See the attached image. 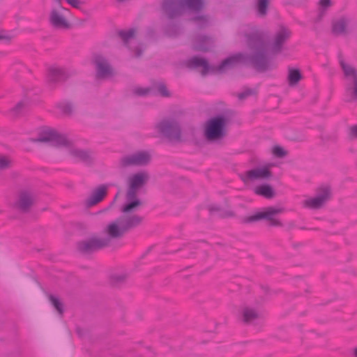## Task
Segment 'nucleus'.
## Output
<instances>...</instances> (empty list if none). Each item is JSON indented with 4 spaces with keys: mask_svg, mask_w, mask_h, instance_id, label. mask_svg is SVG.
Returning <instances> with one entry per match:
<instances>
[{
    "mask_svg": "<svg viewBox=\"0 0 357 357\" xmlns=\"http://www.w3.org/2000/svg\"><path fill=\"white\" fill-rule=\"evenodd\" d=\"M338 59L345 79V102H357V70L347 63L341 54L338 55Z\"/></svg>",
    "mask_w": 357,
    "mask_h": 357,
    "instance_id": "obj_3",
    "label": "nucleus"
},
{
    "mask_svg": "<svg viewBox=\"0 0 357 357\" xmlns=\"http://www.w3.org/2000/svg\"><path fill=\"white\" fill-rule=\"evenodd\" d=\"M270 0H255L257 14L259 17H264L268 13Z\"/></svg>",
    "mask_w": 357,
    "mask_h": 357,
    "instance_id": "obj_27",
    "label": "nucleus"
},
{
    "mask_svg": "<svg viewBox=\"0 0 357 357\" xmlns=\"http://www.w3.org/2000/svg\"><path fill=\"white\" fill-rule=\"evenodd\" d=\"M208 208L211 214L215 212H219L220 216L222 218L231 217L234 215V213L232 211H222L221 208L216 205L209 206Z\"/></svg>",
    "mask_w": 357,
    "mask_h": 357,
    "instance_id": "obj_32",
    "label": "nucleus"
},
{
    "mask_svg": "<svg viewBox=\"0 0 357 357\" xmlns=\"http://www.w3.org/2000/svg\"><path fill=\"white\" fill-rule=\"evenodd\" d=\"M61 10H68L62 6H60V10L56 8H53L50 14V24L56 29H67L70 28V24L65 18L63 15L61 13Z\"/></svg>",
    "mask_w": 357,
    "mask_h": 357,
    "instance_id": "obj_15",
    "label": "nucleus"
},
{
    "mask_svg": "<svg viewBox=\"0 0 357 357\" xmlns=\"http://www.w3.org/2000/svg\"><path fill=\"white\" fill-rule=\"evenodd\" d=\"M302 79V75L298 69L289 68L288 82L289 86H295Z\"/></svg>",
    "mask_w": 357,
    "mask_h": 357,
    "instance_id": "obj_29",
    "label": "nucleus"
},
{
    "mask_svg": "<svg viewBox=\"0 0 357 357\" xmlns=\"http://www.w3.org/2000/svg\"><path fill=\"white\" fill-rule=\"evenodd\" d=\"M70 154L78 161L89 164L91 162L90 153L86 150L73 149L70 150Z\"/></svg>",
    "mask_w": 357,
    "mask_h": 357,
    "instance_id": "obj_24",
    "label": "nucleus"
},
{
    "mask_svg": "<svg viewBox=\"0 0 357 357\" xmlns=\"http://www.w3.org/2000/svg\"><path fill=\"white\" fill-rule=\"evenodd\" d=\"M55 1L58 2L59 4L61 3V0H54ZM68 4H70L71 6L75 8H79L80 5L82 4L81 1L79 0H66Z\"/></svg>",
    "mask_w": 357,
    "mask_h": 357,
    "instance_id": "obj_41",
    "label": "nucleus"
},
{
    "mask_svg": "<svg viewBox=\"0 0 357 357\" xmlns=\"http://www.w3.org/2000/svg\"><path fill=\"white\" fill-rule=\"evenodd\" d=\"M254 192L266 199H272L275 195L274 189L268 184H261L255 187Z\"/></svg>",
    "mask_w": 357,
    "mask_h": 357,
    "instance_id": "obj_25",
    "label": "nucleus"
},
{
    "mask_svg": "<svg viewBox=\"0 0 357 357\" xmlns=\"http://www.w3.org/2000/svg\"><path fill=\"white\" fill-rule=\"evenodd\" d=\"M331 197V190L328 185H323L317 190V195L303 202V206L312 209L321 208Z\"/></svg>",
    "mask_w": 357,
    "mask_h": 357,
    "instance_id": "obj_10",
    "label": "nucleus"
},
{
    "mask_svg": "<svg viewBox=\"0 0 357 357\" xmlns=\"http://www.w3.org/2000/svg\"><path fill=\"white\" fill-rule=\"evenodd\" d=\"M245 36L248 47L252 51L251 54H235L223 60L218 66H211L205 59L195 56L187 61V67L190 69L202 68V76L209 73H223L241 63L250 64L259 72L272 69L273 63L268 55V45L264 33L257 30Z\"/></svg>",
    "mask_w": 357,
    "mask_h": 357,
    "instance_id": "obj_1",
    "label": "nucleus"
},
{
    "mask_svg": "<svg viewBox=\"0 0 357 357\" xmlns=\"http://www.w3.org/2000/svg\"><path fill=\"white\" fill-rule=\"evenodd\" d=\"M282 209L275 207H268L264 211L257 212V213L243 218V222L251 223L265 219L269 221V226L272 227H282V223L278 220L275 218V216L282 212Z\"/></svg>",
    "mask_w": 357,
    "mask_h": 357,
    "instance_id": "obj_6",
    "label": "nucleus"
},
{
    "mask_svg": "<svg viewBox=\"0 0 357 357\" xmlns=\"http://www.w3.org/2000/svg\"><path fill=\"white\" fill-rule=\"evenodd\" d=\"M105 231L108 235L107 237L109 238L110 240L112 238H121L126 234L122 225H120V220L119 218L110 222L107 226Z\"/></svg>",
    "mask_w": 357,
    "mask_h": 357,
    "instance_id": "obj_22",
    "label": "nucleus"
},
{
    "mask_svg": "<svg viewBox=\"0 0 357 357\" xmlns=\"http://www.w3.org/2000/svg\"><path fill=\"white\" fill-rule=\"evenodd\" d=\"M70 75L63 68L59 66H52L48 69V82L52 84H56L66 81Z\"/></svg>",
    "mask_w": 357,
    "mask_h": 357,
    "instance_id": "obj_17",
    "label": "nucleus"
},
{
    "mask_svg": "<svg viewBox=\"0 0 357 357\" xmlns=\"http://www.w3.org/2000/svg\"><path fill=\"white\" fill-rule=\"evenodd\" d=\"M273 153L278 158H284L287 155V152L280 146H275L273 147Z\"/></svg>",
    "mask_w": 357,
    "mask_h": 357,
    "instance_id": "obj_38",
    "label": "nucleus"
},
{
    "mask_svg": "<svg viewBox=\"0 0 357 357\" xmlns=\"http://www.w3.org/2000/svg\"><path fill=\"white\" fill-rule=\"evenodd\" d=\"M149 179V174L146 171H142L131 175L128 179V190L126 197L128 199L137 197V192L146 184Z\"/></svg>",
    "mask_w": 357,
    "mask_h": 357,
    "instance_id": "obj_9",
    "label": "nucleus"
},
{
    "mask_svg": "<svg viewBox=\"0 0 357 357\" xmlns=\"http://www.w3.org/2000/svg\"><path fill=\"white\" fill-rule=\"evenodd\" d=\"M34 203L33 194L28 190L20 192L15 207L22 213H28Z\"/></svg>",
    "mask_w": 357,
    "mask_h": 357,
    "instance_id": "obj_13",
    "label": "nucleus"
},
{
    "mask_svg": "<svg viewBox=\"0 0 357 357\" xmlns=\"http://www.w3.org/2000/svg\"><path fill=\"white\" fill-rule=\"evenodd\" d=\"M9 165V161L5 158H0V169H3L6 168Z\"/></svg>",
    "mask_w": 357,
    "mask_h": 357,
    "instance_id": "obj_43",
    "label": "nucleus"
},
{
    "mask_svg": "<svg viewBox=\"0 0 357 357\" xmlns=\"http://www.w3.org/2000/svg\"><path fill=\"white\" fill-rule=\"evenodd\" d=\"M259 317V313L254 308L245 307L242 310V320L245 324H254Z\"/></svg>",
    "mask_w": 357,
    "mask_h": 357,
    "instance_id": "obj_23",
    "label": "nucleus"
},
{
    "mask_svg": "<svg viewBox=\"0 0 357 357\" xmlns=\"http://www.w3.org/2000/svg\"><path fill=\"white\" fill-rule=\"evenodd\" d=\"M158 91L162 97H169L170 96L169 91L164 84L158 85Z\"/></svg>",
    "mask_w": 357,
    "mask_h": 357,
    "instance_id": "obj_39",
    "label": "nucleus"
},
{
    "mask_svg": "<svg viewBox=\"0 0 357 357\" xmlns=\"http://www.w3.org/2000/svg\"><path fill=\"white\" fill-rule=\"evenodd\" d=\"M151 156L147 151H138L131 155H126L121 159L123 167L128 166H145L151 161Z\"/></svg>",
    "mask_w": 357,
    "mask_h": 357,
    "instance_id": "obj_11",
    "label": "nucleus"
},
{
    "mask_svg": "<svg viewBox=\"0 0 357 357\" xmlns=\"http://www.w3.org/2000/svg\"><path fill=\"white\" fill-rule=\"evenodd\" d=\"M181 33V28L178 24L169 23L165 28V33L170 37H176Z\"/></svg>",
    "mask_w": 357,
    "mask_h": 357,
    "instance_id": "obj_30",
    "label": "nucleus"
},
{
    "mask_svg": "<svg viewBox=\"0 0 357 357\" xmlns=\"http://www.w3.org/2000/svg\"><path fill=\"white\" fill-rule=\"evenodd\" d=\"M93 63L96 69V77L105 78L112 75V68L107 59L101 54H94Z\"/></svg>",
    "mask_w": 357,
    "mask_h": 357,
    "instance_id": "obj_12",
    "label": "nucleus"
},
{
    "mask_svg": "<svg viewBox=\"0 0 357 357\" xmlns=\"http://www.w3.org/2000/svg\"><path fill=\"white\" fill-rule=\"evenodd\" d=\"M195 22L199 29H204L208 25L209 19L207 15H197L191 19Z\"/></svg>",
    "mask_w": 357,
    "mask_h": 357,
    "instance_id": "obj_31",
    "label": "nucleus"
},
{
    "mask_svg": "<svg viewBox=\"0 0 357 357\" xmlns=\"http://www.w3.org/2000/svg\"><path fill=\"white\" fill-rule=\"evenodd\" d=\"M110 245L108 237H91L77 243L78 251L83 255H89Z\"/></svg>",
    "mask_w": 357,
    "mask_h": 357,
    "instance_id": "obj_7",
    "label": "nucleus"
},
{
    "mask_svg": "<svg viewBox=\"0 0 357 357\" xmlns=\"http://www.w3.org/2000/svg\"><path fill=\"white\" fill-rule=\"evenodd\" d=\"M318 13L314 22H320L327 13L328 10L332 6L331 0H319L318 3Z\"/></svg>",
    "mask_w": 357,
    "mask_h": 357,
    "instance_id": "obj_26",
    "label": "nucleus"
},
{
    "mask_svg": "<svg viewBox=\"0 0 357 357\" xmlns=\"http://www.w3.org/2000/svg\"><path fill=\"white\" fill-rule=\"evenodd\" d=\"M291 32L287 28L281 26L275 33L271 50L273 53H280L282 51L283 45L289 38Z\"/></svg>",
    "mask_w": 357,
    "mask_h": 357,
    "instance_id": "obj_16",
    "label": "nucleus"
},
{
    "mask_svg": "<svg viewBox=\"0 0 357 357\" xmlns=\"http://www.w3.org/2000/svg\"><path fill=\"white\" fill-rule=\"evenodd\" d=\"M148 89L139 88L135 90V93L138 96H145L149 92Z\"/></svg>",
    "mask_w": 357,
    "mask_h": 357,
    "instance_id": "obj_42",
    "label": "nucleus"
},
{
    "mask_svg": "<svg viewBox=\"0 0 357 357\" xmlns=\"http://www.w3.org/2000/svg\"><path fill=\"white\" fill-rule=\"evenodd\" d=\"M229 119L223 115H218L209 119L206 125L204 135L208 141L220 139L226 135V126Z\"/></svg>",
    "mask_w": 357,
    "mask_h": 357,
    "instance_id": "obj_4",
    "label": "nucleus"
},
{
    "mask_svg": "<svg viewBox=\"0 0 357 357\" xmlns=\"http://www.w3.org/2000/svg\"><path fill=\"white\" fill-rule=\"evenodd\" d=\"M271 176L272 173L268 168L263 167L247 171L245 174H241L240 178L244 183H247L249 181L268 178Z\"/></svg>",
    "mask_w": 357,
    "mask_h": 357,
    "instance_id": "obj_14",
    "label": "nucleus"
},
{
    "mask_svg": "<svg viewBox=\"0 0 357 357\" xmlns=\"http://www.w3.org/2000/svg\"><path fill=\"white\" fill-rule=\"evenodd\" d=\"M126 275L124 274H114L110 278L111 283L113 285L118 286L126 280Z\"/></svg>",
    "mask_w": 357,
    "mask_h": 357,
    "instance_id": "obj_36",
    "label": "nucleus"
},
{
    "mask_svg": "<svg viewBox=\"0 0 357 357\" xmlns=\"http://www.w3.org/2000/svg\"><path fill=\"white\" fill-rule=\"evenodd\" d=\"M349 137L350 139H357V124L349 128Z\"/></svg>",
    "mask_w": 357,
    "mask_h": 357,
    "instance_id": "obj_40",
    "label": "nucleus"
},
{
    "mask_svg": "<svg viewBox=\"0 0 357 357\" xmlns=\"http://www.w3.org/2000/svg\"><path fill=\"white\" fill-rule=\"evenodd\" d=\"M127 203L122 208V212L127 213L132 212L135 210L136 208L142 205V202L139 199L136 198L128 199L126 197Z\"/></svg>",
    "mask_w": 357,
    "mask_h": 357,
    "instance_id": "obj_28",
    "label": "nucleus"
},
{
    "mask_svg": "<svg viewBox=\"0 0 357 357\" xmlns=\"http://www.w3.org/2000/svg\"><path fill=\"white\" fill-rule=\"evenodd\" d=\"M4 38H6L4 36L0 35V40Z\"/></svg>",
    "mask_w": 357,
    "mask_h": 357,
    "instance_id": "obj_48",
    "label": "nucleus"
},
{
    "mask_svg": "<svg viewBox=\"0 0 357 357\" xmlns=\"http://www.w3.org/2000/svg\"><path fill=\"white\" fill-rule=\"evenodd\" d=\"M32 142H50L55 146H70L71 143L64 135L53 129H47L40 133L38 138H31Z\"/></svg>",
    "mask_w": 357,
    "mask_h": 357,
    "instance_id": "obj_8",
    "label": "nucleus"
},
{
    "mask_svg": "<svg viewBox=\"0 0 357 357\" xmlns=\"http://www.w3.org/2000/svg\"><path fill=\"white\" fill-rule=\"evenodd\" d=\"M255 94H256L255 90L252 89H245L243 92L238 93L237 97L238 100H243L248 98L249 96H251Z\"/></svg>",
    "mask_w": 357,
    "mask_h": 357,
    "instance_id": "obj_37",
    "label": "nucleus"
},
{
    "mask_svg": "<svg viewBox=\"0 0 357 357\" xmlns=\"http://www.w3.org/2000/svg\"><path fill=\"white\" fill-rule=\"evenodd\" d=\"M158 132L169 141L179 142L181 129L179 123L174 119H164L156 125Z\"/></svg>",
    "mask_w": 357,
    "mask_h": 357,
    "instance_id": "obj_5",
    "label": "nucleus"
},
{
    "mask_svg": "<svg viewBox=\"0 0 357 357\" xmlns=\"http://www.w3.org/2000/svg\"><path fill=\"white\" fill-rule=\"evenodd\" d=\"M108 186L107 185H100L94 189L91 195L85 200V204L87 207H91L100 202L107 194Z\"/></svg>",
    "mask_w": 357,
    "mask_h": 357,
    "instance_id": "obj_18",
    "label": "nucleus"
},
{
    "mask_svg": "<svg viewBox=\"0 0 357 357\" xmlns=\"http://www.w3.org/2000/svg\"><path fill=\"white\" fill-rule=\"evenodd\" d=\"M50 301L52 305L56 308V310L59 312L60 314H62L63 312V303L59 301V299L55 297L53 295H50L49 296Z\"/></svg>",
    "mask_w": 357,
    "mask_h": 357,
    "instance_id": "obj_35",
    "label": "nucleus"
},
{
    "mask_svg": "<svg viewBox=\"0 0 357 357\" xmlns=\"http://www.w3.org/2000/svg\"><path fill=\"white\" fill-rule=\"evenodd\" d=\"M349 20L344 17L333 20L331 23V32L335 36H343L347 33Z\"/></svg>",
    "mask_w": 357,
    "mask_h": 357,
    "instance_id": "obj_20",
    "label": "nucleus"
},
{
    "mask_svg": "<svg viewBox=\"0 0 357 357\" xmlns=\"http://www.w3.org/2000/svg\"><path fill=\"white\" fill-rule=\"evenodd\" d=\"M354 356L355 357H357V347H356L355 349H354Z\"/></svg>",
    "mask_w": 357,
    "mask_h": 357,
    "instance_id": "obj_47",
    "label": "nucleus"
},
{
    "mask_svg": "<svg viewBox=\"0 0 357 357\" xmlns=\"http://www.w3.org/2000/svg\"><path fill=\"white\" fill-rule=\"evenodd\" d=\"M147 34H148L150 37H152V36H154L155 32H154V31H153L152 29H149L148 30Z\"/></svg>",
    "mask_w": 357,
    "mask_h": 357,
    "instance_id": "obj_46",
    "label": "nucleus"
},
{
    "mask_svg": "<svg viewBox=\"0 0 357 357\" xmlns=\"http://www.w3.org/2000/svg\"><path fill=\"white\" fill-rule=\"evenodd\" d=\"M24 104L22 101L21 102H19L16 105L15 107L13 108V110L16 112V113H19L21 112L22 109L24 107Z\"/></svg>",
    "mask_w": 357,
    "mask_h": 357,
    "instance_id": "obj_44",
    "label": "nucleus"
},
{
    "mask_svg": "<svg viewBox=\"0 0 357 357\" xmlns=\"http://www.w3.org/2000/svg\"><path fill=\"white\" fill-rule=\"evenodd\" d=\"M337 138L335 137H333V141L335 142Z\"/></svg>",
    "mask_w": 357,
    "mask_h": 357,
    "instance_id": "obj_49",
    "label": "nucleus"
},
{
    "mask_svg": "<svg viewBox=\"0 0 357 357\" xmlns=\"http://www.w3.org/2000/svg\"><path fill=\"white\" fill-rule=\"evenodd\" d=\"M135 29H130L128 31L121 30L119 32V37L123 40L125 44L128 43V41L134 37L135 36Z\"/></svg>",
    "mask_w": 357,
    "mask_h": 357,
    "instance_id": "obj_33",
    "label": "nucleus"
},
{
    "mask_svg": "<svg viewBox=\"0 0 357 357\" xmlns=\"http://www.w3.org/2000/svg\"><path fill=\"white\" fill-rule=\"evenodd\" d=\"M212 45V38L207 36H197L193 40V49L199 52H208L210 50Z\"/></svg>",
    "mask_w": 357,
    "mask_h": 357,
    "instance_id": "obj_21",
    "label": "nucleus"
},
{
    "mask_svg": "<svg viewBox=\"0 0 357 357\" xmlns=\"http://www.w3.org/2000/svg\"><path fill=\"white\" fill-rule=\"evenodd\" d=\"M126 233L139 226L143 218L137 215H122L118 218Z\"/></svg>",
    "mask_w": 357,
    "mask_h": 357,
    "instance_id": "obj_19",
    "label": "nucleus"
},
{
    "mask_svg": "<svg viewBox=\"0 0 357 357\" xmlns=\"http://www.w3.org/2000/svg\"><path fill=\"white\" fill-rule=\"evenodd\" d=\"M58 108L66 115H70L73 113V108L71 103L68 102H60L58 104Z\"/></svg>",
    "mask_w": 357,
    "mask_h": 357,
    "instance_id": "obj_34",
    "label": "nucleus"
},
{
    "mask_svg": "<svg viewBox=\"0 0 357 357\" xmlns=\"http://www.w3.org/2000/svg\"><path fill=\"white\" fill-rule=\"evenodd\" d=\"M204 0H164L162 4L163 12L170 20L181 16L184 7L199 13L204 8Z\"/></svg>",
    "mask_w": 357,
    "mask_h": 357,
    "instance_id": "obj_2",
    "label": "nucleus"
},
{
    "mask_svg": "<svg viewBox=\"0 0 357 357\" xmlns=\"http://www.w3.org/2000/svg\"><path fill=\"white\" fill-rule=\"evenodd\" d=\"M135 54L136 57H140L142 54V50L137 47L135 50Z\"/></svg>",
    "mask_w": 357,
    "mask_h": 357,
    "instance_id": "obj_45",
    "label": "nucleus"
}]
</instances>
